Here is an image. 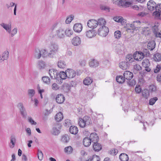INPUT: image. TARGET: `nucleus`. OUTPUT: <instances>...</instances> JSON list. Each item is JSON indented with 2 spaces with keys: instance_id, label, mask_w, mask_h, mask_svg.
<instances>
[{
  "instance_id": "obj_1",
  "label": "nucleus",
  "mask_w": 161,
  "mask_h": 161,
  "mask_svg": "<svg viewBox=\"0 0 161 161\" xmlns=\"http://www.w3.org/2000/svg\"><path fill=\"white\" fill-rule=\"evenodd\" d=\"M51 29L52 30H55V34L53 36V37H55L58 38L62 39L64 37V31L62 27V25L59 22H56L52 26Z\"/></svg>"
},
{
  "instance_id": "obj_2",
  "label": "nucleus",
  "mask_w": 161,
  "mask_h": 161,
  "mask_svg": "<svg viewBox=\"0 0 161 161\" xmlns=\"http://www.w3.org/2000/svg\"><path fill=\"white\" fill-rule=\"evenodd\" d=\"M0 25L8 33L11 37H13L17 33L18 29L17 28H14L11 31L12 26L11 23H9L8 24L2 23L0 24Z\"/></svg>"
},
{
  "instance_id": "obj_3",
  "label": "nucleus",
  "mask_w": 161,
  "mask_h": 161,
  "mask_svg": "<svg viewBox=\"0 0 161 161\" xmlns=\"http://www.w3.org/2000/svg\"><path fill=\"white\" fill-rule=\"evenodd\" d=\"M91 123V118L87 116L84 117L83 118H80L79 120V125L81 128H84Z\"/></svg>"
},
{
  "instance_id": "obj_4",
  "label": "nucleus",
  "mask_w": 161,
  "mask_h": 161,
  "mask_svg": "<svg viewBox=\"0 0 161 161\" xmlns=\"http://www.w3.org/2000/svg\"><path fill=\"white\" fill-rule=\"evenodd\" d=\"M50 50L49 53L50 57H52L53 55L55 54L58 52V44L54 42H51L50 46Z\"/></svg>"
},
{
  "instance_id": "obj_5",
  "label": "nucleus",
  "mask_w": 161,
  "mask_h": 161,
  "mask_svg": "<svg viewBox=\"0 0 161 161\" xmlns=\"http://www.w3.org/2000/svg\"><path fill=\"white\" fill-rule=\"evenodd\" d=\"M109 32L108 28L105 26L100 27L98 30V34L102 37H105Z\"/></svg>"
},
{
  "instance_id": "obj_6",
  "label": "nucleus",
  "mask_w": 161,
  "mask_h": 161,
  "mask_svg": "<svg viewBox=\"0 0 161 161\" xmlns=\"http://www.w3.org/2000/svg\"><path fill=\"white\" fill-rule=\"evenodd\" d=\"M61 128V125L60 124L58 123H55L51 130L52 134L54 136L58 135L60 132Z\"/></svg>"
},
{
  "instance_id": "obj_7",
  "label": "nucleus",
  "mask_w": 161,
  "mask_h": 161,
  "mask_svg": "<svg viewBox=\"0 0 161 161\" xmlns=\"http://www.w3.org/2000/svg\"><path fill=\"white\" fill-rule=\"evenodd\" d=\"M17 107L19 109L22 116L24 118H26L27 115V113L23 103H19L17 105Z\"/></svg>"
},
{
  "instance_id": "obj_8",
  "label": "nucleus",
  "mask_w": 161,
  "mask_h": 161,
  "mask_svg": "<svg viewBox=\"0 0 161 161\" xmlns=\"http://www.w3.org/2000/svg\"><path fill=\"white\" fill-rule=\"evenodd\" d=\"M66 72L67 75V78L69 79L74 78L76 74V72L74 69H67L66 70Z\"/></svg>"
},
{
  "instance_id": "obj_9",
  "label": "nucleus",
  "mask_w": 161,
  "mask_h": 161,
  "mask_svg": "<svg viewBox=\"0 0 161 161\" xmlns=\"http://www.w3.org/2000/svg\"><path fill=\"white\" fill-rule=\"evenodd\" d=\"M147 8L150 11H153L156 8V3L153 0H150L147 3Z\"/></svg>"
},
{
  "instance_id": "obj_10",
  "label": "nucleus",
  "mask_w": 161,
  "mask_h": 161,
  "mask_svg": "<svg viewBox=\"0 0 161 161\" xmlns=\"http://www.w3.org/2000/svg\"><path fill=\"white\" fill-rule=\"evenodd\" d=\"M87 25L89 28L92 29L96 28L98 26L97 21L95 19H90L87 22Z\"/></svg>"
},
{
  "instance_id": "obj_11",
  "label": "nucleus",
  "mask_w": 161,
  "mask_h": 161,
  "mask_svg": "<svg viewBox=\"0 0 161 161\" xmlns=\"http://www.w3.org/2000/svg\"><path fill=\"white\" fill-rule=\"evenodd\" d=\"M85 34L87 38H91L95 37L97 34V33L95 30L92 29L87 31Z\"/></svg>"
},
{
  "instance_id": "obj_12",
  "label": "nucleus",
  "mask_w": 161,
  "mask_h": 161,
  "mask_svg": "<svg viewBox=\"0 0 161 161\" xmlns=\"http://www.w3.org/2000/svg\"><path fill=\"white\" fill-rule=\"evenodd\" d=\"M9 52L6 50L0 55V63H2L4 60H7L8 58Z\"/></svg>"
},
{
  "instance_id": "obj_13",
  "label": "nucleus",
  "mask_w": 161,
  "mask_h": 161,
  "mask_svg": "<svg viewBox=\"0 0 161 161\" xmlns=\"http://www.w3.org/2000/svg\"><path fill=\"white\" fill-rule=\"evenodd\" d=\"M90 139L93 143L97 142L99 140V137L97 134L95 133H92L90 134Z\"/></svg>"
},
{
  "instance_id": "obj_14",
  "label": "nucleus",
  "mask_w": 161,
  "mask_h": 161,
  "mask_svg": "<svg viewBox=\"0 0 161 161\" xmlns=\"http://www.w3.org/2000/svg\"><path fill=\"white\" fill-rule=\"evenodd\" d=\"M65 100L64 96L62 94L57 95L56 98V102L58 104H61L64 103Z\"/></svg>"
},
{
  "instance_id": "obj_15",
  "label": "nucleus",
  "mask_w": 161,
  "mask_h": 161,
  "mask_svg": "<svg viewBox=\"0 0 161 161\" xmlns=\"http://www.w3.org/2000/svg\"><path fill=\"white\" fill-rule=\"evenodd\" d=\"M123 75L125 79L128 80H131L133 76L132 73L129 71H125L123 74Z\"/></svg>"
},
{
  "instance_id": "obj_16",
  "label": "nucleus",
  "mask_w": 161,
  "mask_h": 161,
  "mask_svg": "<svg viewBox=\"0 0 161 161\" xmlns=\"http://www.w3.org/2000/svg\"><path fill=\"white\" fill-rule=\"evenodd\" d=\"M144 56L142 52L139 51L136 53L134 55V59L138 61H140L142 59Z\"/></svg>"
},
{
  "instance_id": "obj_17",
  "label": "nucleus",
  "mask_w": 161,
  "mask_h": 161,
  "mask_svg": "<svg viewBox=\"0 0 161 161\" xmlns=\"http://www.w3.org/2000/svg\"><path fill=\"white\" fill-rule=\"evenodd\" d=\"M113 19L117 22L120 23L122 25H125L126 22V20L120 16L115 17Z\"/></svg>"
},
{
  "instance_id": "obj_18",
  "label": "nucleus",
  "mask_w": 161,
  "mask_h": 161,
  "mask_svg": "<svg viewBox=\"0 0 161 161\" xmlns=\"http://www.w3.org/2000/svg\"><path fill=\"white\" fill-rule=\"evenodd\" d=\"M71 42L74 45L77 46L80 44L81 40L79 37L76 36L73 38Z\"/></svg>"
},
{
  "instance_id": "obj_19",
  "label": "nucleus",
  "mask_w": 161,
  "mask_h": 161,
  "mask_svg": "<svg viewBox=\"0 0 161 161\" xmlns=\"http://www.w3.org/2000/svg\"><path fill=\"white\" fill-rule=\"evenodd\" d=\"M82 26L81 24L76 23L75 24L73 29L75 32H80L82 31Z\"/></svg>"
},
{
  "instance_id": "obj_20",
  "label": "nucleus",
  "mask_w": 161,
  "mask_h": 161,
  "mask_svg": "<svg viewBox=\"0 0 161 161\" xmlns=\"http://www.w3.org/2000/svg\"><path fill=\"white\" fill-rule=\"evenodd\" d=\"M41 50L38 48H36L34 50L33 55L36 59H39L41 57Z\"/></svg>"
},
{
  "instance_id": "obj_21",
  "label": "nucleus",
  "mask_w": 161,
  "mask_h": 161,
  "mask_svg": "<svg viewBox=\"0 0 161 161\" xmlns=\"http://www.w3.org/2000/svg\"><path fill=\"white\" fill-rule=\"evenodd\" d=\"M93 147L94 150L96 152H99L102 149V145L98 142L93 143Z\"/></svg>"
},
{
  "instance_id": "obj_22",
  "label": "nucleus",
  "mask_w": 161,
  "mask_h": 161,
  "mask_svg": "<svg viewBox=\"0 0 161 161\" xmlns=\"http://www.w3.org/2000/svg\"><path fill=\"white\" fill-rule=\"evenodd\" d=\"M45 66V63L44 61L42 60H40L37 62V67L39 69L41 70L44 69Z\"/></svg>"
},
{
  "instance_id": "obj_23",
  "label": "nucleus",
  "mask_w": 161,
  "mask_h": 161,
  "mask_svg": "<svg viewBox=\"0 0 161 161\" xmlns=\"http://www.w3.org/2000/svg\"><path fill=\"white\" fill-rule=\"evenodd\" d=\"M10 142L9 144V146L10 148H12L14 147L16 141L15 136H12L10 137Z\"/></svg>"
},
{
  "instance_id": "obj_24",
  "label": "nucleus",
  "mask_w": 161,
  "mask_h": 161,
  "mask_svg": "<svg viewBox=\"0 0 161 161\" xmlns=\"http://www.w3.org/2000/svg\"><path fill=\"white\" fill-rule=\"evenodd\" d=\"M58 72L56 71H54L53 69H50L49 71V74L52 79H55L58 78L57 77Z\"/></svg>"
},
{
  "instance_id": "obj_25",
  "label": "nucleus",
  "mask_w": 161,
  "mask_h": 161,
  "mask_svg": "<svg viewBox=\"0 0 161 161\" xmlns=\"http://www.w3.org/2000/svg\"><path fill=\"white\" fill-rule=\"evenodd\" d=\"M155 42L154 41H151L148 43L147 48L149 50H153L155 47Z\"/></svg>"
},
{
  "instance_id": "obj_26",
  "label": "nucleus",
  "mask_w": 161,
  "mask_h": 161,
  "mask_svg": "<svg viewBox=\"0 0 161 161\" xmlns=\"http://www.w3.org/2000/svg\"><path fill=\"white\" fill-rule=\"evenodd\" d=\"M129 66V64L125 62H122L119 64V67L123 70L126 69Z\"/></svg>"
},
{
  "instance_id": "obj_27",
  "label": "nucleus",
  "mask_w": 161,
  "mask_h": 161,
  "mask_svg": "<svg viewBox=\"0 0 161 161\" xmlns=\"http://www.w3.org/2000/svg\"><path fill=\"white\" fill-rule=\"evenodd\" d=\"M69 131L71 133L75 135L78 133V130L76 126H71L70 127Z\"/></svg>"
},
{
  "instance_id": "obj_28",
  "label": "nucleus",
  "mask_w": 161,
  "mask_h": 161,
  "mask_svg": "<svg viewBox=\"0 0 161 161\" xmlns=\"http://www.w3.org/2000/svg\"><path fill=\"white\" fill-rule=\"evenodd\" d=\"M119 158L121 161H128L129 159V157L126 154L122 153L120 155Z\"/></svg>"
},
{
  "instance_id": "obj_29",
  "label": "nucleus",
  "mask_w": 161,
  "mask_h": 161,
  "mask_svg": "<svg viewBox=\"0 0 161 161\" xmlns=\"http://www.w3.org/2000/svg\"><path fill=\"white\" fill-rule=\"evenodd\" d=\"M91 139H90V138L85 137L83 140V145L85 147H88L91 145Z\"/></svg>"
},
{
  "instance_id": "obj_30",
  "label": "nucleus",
  "mask_w": 161,
  "mask_h": 161,
  "mask_svg": "<svg viewBox=\"0 0 161 161\" xmlns=\"http://www.w3.org/2000/svg\"><path fill=\"white\" fill-rule=\"evenodd\" d=\"M89 65L91 67L96 68L98 66L99 63L97 60L94 59L89 62Z\"/></svg>"
},
{
  "instance_id": "obj_31",
  "label": "nucleus",
  "mask_w": 161,
  "mask_h": 161,
  "mask_svg": "<svg viewBox=\"0 0 161 161\" xmlns=\"http://www.w3.org/2000/svg\"><path fill=\"white\" fill-rule=\"evenodd\" d=\"M92 82V79L90 77H87L83 80V83L85 85H89Z\"/></svg>"
},
{
  "instance_id": "obj_32",
  "label": "nucleus",
  "mask_w": 161,
  "mask_h": 161,
  "mask_svg": "<svg viewBox=\"0 0 161 161\" xmlns=\"http://www.w3.org/2000/svg\"><path fill=\"white\" fill-rule=\"evenodd\" d=\"M134 58H133L131 54H128L126 57L125 60L126 62H125L129 64L130 63L134 61Z\"/></svg>"
},
{
  "instance_id": "obj_33",
  "label": "nucleus",
  "mask_w": 161,
  "mask_h": 161,
  "mask_svg": "<svg viewBox=\"0 0 161 161\" xmlns=\"http://www.w3.org/2000/svg\"><path fill=\"white\" fill-rule=\"evenodd\" d=\"M142 96L146 99H147L149 96V91L146 89H144L142 91Z\"/></svg>"
},
{
  "instance_id": "obj_34",
  "label": "nucleus",
  "mask_w": 161,
  "mask_h": 161,
  "mask_svg": "<svg viewBox=\"0 0 161 161\" xmlns=\"http://www.w3.org/2000/svg\"><path fill=\"white\" fill-rule=\"evenodd\" d=\"M63 118V116L61 112L57 113L55 117V119L57 122H59L62 120Z\"/></svg>"
},
{
  "instance_id": "obj_35",
  "label": "nucleus",
  "mask_w": 161,
  "mask_h": 161,
  "mask_svg": "<svg viewBox=\"0 0 161 161\" xmlns=\"http://www.w3.org/2000/svg\"><path fill=\"white\" fill-rule=\"evenodd\" d=\"M97 22H98V26L100 27L105 26L106 23L105 20L102 18L99 19L97 21Z\"/></svg>"
},
{
  "instance_id": "obj_36",
  "label": "nucleus",
  "mask_w": 161,
  "mask_h": 161,
  "mask_svg": "<svg viewBox=\"0 0 161 161\" xmlns=\"http://www.w3.org/2000/svg\"><path fill=\"white\" fill-rule=\"evenodd\" d=\"M59 76L60 78L62 80H64L67 77V75L66 72H60L59 74H57V77Z\"/></svg>"
},
{
  "instance_id": "obj_37",
  "label": "nucleus",
  "mask_w": 161,
  "mask_h": 161,
  "mask_svg": "<svg viewBox=\"0 0 161 161\" xmlns=\"http://www.w3.org/2000/svg\"><path fill=\"white\" fill-rule=\"evenodd\" d=\"M117 81L120 83H122L125 82V79L124 77L122 75H119L117 76L116 78Z\"/></svg>"
},
{
  "instance_id": "obj_38",
  "label": "nucleus",
  "mask_w": 161,
  "mask_h": 161,
  "mask_svg": "<svg viewBox=\"0 0 161 161\" xmlns=\"http://www.w3.org/2000/svg\"><path fill=\"white\" fill-rule=\"evenodd\" d=\"M116 47V50L117 52L118 53H120L124 49V47L123 45L122 44H119L117 45Z\"/></svg>"
},
{
  "instance_id": "obj_39",
  "label": "nucleus",
  "mask_w": 161,
  "mask_h": 161,
  "mask_svg": "<svg viewBox=\"0 0 161 161\" xmlns=\"http://www.w3.org/2000/svg\"><path fill=\"white\" fill-rule=\"evenodd\" d=\"M58 66L60 68L64 69L66 66L65 62L63 61L60 60L58 63Z\"/></svg>"
},
{
  "instance_id": "obj_40",
  "label": "nucleus",
  "mask_w": 161,
  "mask_h": 161,
  "mask_svg": "<svg viewBox=\"0 0 161 161\" xmlns=\"http://www.w3.org/2000/svg\"><path fill=\"white\" fill-rule=\"evenodd\" d=\"M154 59L155 61L159 62L161 60V54L157 53L154 55Z\"/></svg>"
},
{
  "instance_id": "obj_41",
  "label": "nucleus",
  "mask_w": 161,
  "mask_h": 161,
  "mask_svg": "<svg viewBox=\"0 0 161 161\" xmlns=\"http://www.w3.org/2000/svg\"><path fill=\"white\" fill-rule=\"evenodd\" d=\"M142 65L143 67H149L150 63L149 60L148 59H145L143 60L142 62Z\"/></svg>"
},
{
  "instance_id": "obj_42",
  "label": "nucleus",
  "mask_w": 161,
  "mask_h": 161,
  "mask_svg": "<svg viewBox=\"0 0 161 161\" xmlns=\"http://www.w3.org/2000/svg\"><path fill=\"white\" fill-rule=\"evenodd\" d=\"M41 56L43 58L47 57L48 56L50 57V56L49 55V53H48L47 50L45 49H42L41 50Z\"/></svg>"
},
{
  "instance_id": "obj_43",
  "label": "nucleus",
  "mask_w": 161,
  "mask_h": 161,
  "mask_svg": "<svg viewBox=\"0 0 161 161\" xmlns=\"http://www.w3.org/2000/svg\"><path fill=\"white\" fill-rule=\"evenodd\" d=\"M64 150L65 153L67 154H69L72 153L73 149L71 147L69 146L65 147Z\"/></svg>"
},
{
  "instance_id": "obj_44",
  "label": "nucleus",
  "mask_w": 161,
  "mask_h": 161,
  "mask_svg": "<svg viewBox=\"0 0 161 161\" xmlns=\"http://www.w3.org/2000/svg\"><path fill=\"white\" fill-rule=\"evenodd\" d=\"M27 93L29 96L32 98L35 95V92L34 90L31 89L28 90Z\"/></svg>"
},
{
  "instance_id": "obj_45",
  "label": "nucleus",
  "mask_w": 161,
  "mask_h": 161,
  "mask_svg": "<svg viewBox=\"0 0 161 161\" xmlns=\"http://www.w3.org/2000/svg\"><path fill=\"white\" fill-rule=\"evenodd\" d=\"M64 34L67 36L69 37L73 34V31L72 30L69 29H67L64 31Z\"/></svg>"
},
{
  "instance_id": "obj_46",
  "label": "nucleus",
  "mask_w": 161,
  "mask_h": 161,
  "mask_svg": "<svg viewBox=\"0 0 161 161\" xmlns=\"http://www.w3.org/2000/svg\"><path fill=\"white\" fill-rule=\"evenodd\" d=\"M63 88L66 92L70 91L71 88V86L68 83H65L63 85Z\"/></svg>"
},
{
  "instance_id": "obj_47",
  "label": "nucleus",
  "mask_w": 161,
  "mask_h": 161,
  "mask_svg": "<svg viewBox=\"0 0 161 161\" xmlns=\"http://www.w3.org/2000/svg\"><path fill=\"white\" fill-rule=\"evenodd\" d=\"M69 138L67 135H65L62 136L61 141L64 143H67L69 142Z\"/></svg>"
},
{
  "instance_id": "obj_48",
  "label": "nucleus",
  "mask_w": 161,
  "mask_h": 161,
  "mask_svg": "<svg viewBox=\"0 0 161 161\" xmlns=\"http://www.w3.org/2000/svg\"><path fill=\"white\" fill-rule=\"evenodd\" d=\"M158 98L156 97L151 98L149 100V104L150 105H153L156 102V101L158 100Z\"/></svg>"
},
{
  "instance_id": "obj_49",
  "label": "nucleus",
  "mask_w": 161,
  "mask_h": 161,
  "mask_svg": "<svg viewBox=\"0 0 161 161\" xmlns=\"http://www.w3.org/2000/svg\"><path fill=\"white\" fill-rule=\"evenodd\" d=\"M42 80L44 83L47 84H49L50 82V80L49 78L47 76L42 77Z\"/></svg>"
},
{
  "instance_id": "obj_50",
  "label": "nucleus",
  "mask_w": 161,
  "mask_h": 161,
  "mask_svg": "<svg viewBox=\"0 0 161 161\" xmlns=\"http://www.w3.org/2000/svg\"><path fill=\"white\" fill-rule=\"evenodd\" d=\"M74 16L73 15H70L65 20V22L66 24H69L72 20L74 19Z\"/></svg>"
},
{
  "instance_id": "obj_51",
  "label": "nucleus",
  "mask_w": 161,
  "mask_h": 161,
  "mask_svg": "<svg viewBox=\"0 0 161 161\" xmlns=\"http://www.w3.org/2000/svg\"><path fill=\"white\" fill-rule=\"evenodd\" d=\"M121 36V32L119 31H116L114 33V37L116 39H119Z\"/></svg>"
},
{
  "instance_id": "obj_52",
  "label": "nucleus",
  "mask_w": 161,
  "mask_h": 161,
  "mask_svg": "<svg viewBox=\"0 0 161 161\" xmlns=\"http://www.w3.org/2000/svg\"><path fill=\"white\" fill-rule=\"evenodd\" d=\"M100 160L99 157L96 155H93L92 158H90V161H100Z\"/></svg>"
},
{
  "instance_id": "obj_53",
  "label": "nucleus",
  "mask_w": 161,
  "mask_h": 161,
  "mask_svg": "<svg viewBox=\"0 0 161 161\" xmlns=\"http://www.w3.org/2000/svg\"><path fill=\"white\" fill-rule=\"evenodd\" d=\"M100 9L102 10H104L106 11H109V8L106 6L103 5H100Z\"/></svg>"
},
{
  "instance_id": "obj_54",
  "label": "nucleus",
  "mask_w": 161,
  "mask_h": 161,
  "mask_svg": "<svg viewBox=\"0 0 161 161\" xmlns=\"http://www.w3.org/2000/svg\"><path fill=\"white\" fill-rule=\"evenodd\" d=\"M28 122L31 125H36V122H35L32 118L31 117H28Z\"/></svg>"
},
{
  "instance_id": "obj_55",
  "label": "nucleus",
  "mask_w": 161,
  "mask_h": 161,
  "mask_svg": "<svg viewBox=\"0 0 161 161\" xmlns=\"http://www.w3.org/2000/svg\"><path fill=\"white\" fill-rule=\"evenodd\" d=\"M38 158L39 160H42L43 158V154L42 152L38 150L37 153Z\"/></svg>"
},
{
  "instance_id": "obj_56",
  "label": "nucleus",
  "mask_w": 161,
  "mask_h": 161,
  "mask_svg": "<svg viewBox=\"0 0 161 161\" xmlns=\"http://www.w3.org/2000/svg\"><path fill=\"white\" fill-rule=\"evenodd\" d=\"M153 31L154 35L156 34L159 31L158 28V26L156 25H155L152 28Z\"/></svg>"
},
{
  "instance_id": "obj_57",
  "label": "nucleus",
  "mask_w": 161,
  "mask_h": 161,
  "mask_svg": "<svg viewBox=\"0 0 161 161\" xmlns=\"http://www.w3.org/2000/svg\"><path fill=\"white\" fill-rule=\"evenodd\" d=\"M131 4V3L130 2H125L123 1L121 6L122 7H127L129 6Z\"/></svg>"
},
{
  "instance_id": "obj_58",
  "label": "nucleus",
  "mask_w": 161,
  "mask_h": 161,
  "mask_svg": "<svg viewBox=\"0 0 161 161\" xmlns=\"http://www.w3.org/2000/svg\"><path fill=\"white\" fill-rule=\"evenodd\" d=\"M153 14L155 16V18L158 19H160V11H156L153 13Z\"/></svg>"
},
{
  "instance_id": "obj_59",
  "label": "nucleus",
  "mask_w": 161,
  "mask_h": 161,
  "mask_svg": "<svg viewBox=\"0 0 161 161\" xmlns=\"http://www.w3.org/2000/svg\"><path fill=\"white\" fill-rule=\"evenodd\" d=\"M118 152V150L116 149H113L109 152L110 154L113 155H116Z\"/></svg>"
},
{
  "instance_id": "obj_60",
  "label": "nucleus",
  "mask_w": 161,
  "mask_h": 161,
  "mask_svg": "<svg viewBox=\"0 0 161 161\" xmlns=\"http://www.w3.org/2000/svg\"><path fill=\"white\" fill-rule=\"evenodd\" d=\"M114 3L117 5L119 6H121L123 1L122 0H114Z\"/></svg>"
},
{
  "instance_id": "obj_61",
  "label": "nucleus",
  "mask_w": 161,
  "mask_h": 161,
  "mask_svg": "<svg viewBox=\"0 0 161 161\" xmlns=\"http://www.w3.org/2000/svg\"><path fill=\"white\" fill-rule=\"evenodd\" d=\"M136 81L134 80L131 81H129L128 82V85L130 86H133L136 85Z\"/></svg>"
},
{
  "instance_id": "obj_62",
  "label": "nucleus",
  "mask_w": 161,
  "mask_h": 161,
  "mask_svg": "<svg viewBox=\"0 0 161 161\" xmlns=\"http://www.w3.org/2000/svg\"><path fill=\"white\" fill-rule=\"evenodd\" d=\"M52 88L54 90H57L59 88V86L56 83H53L52 86Z\"/></svg>"
},
{
  "instance_id": "obj_63",
  "label": "nucleus",
  "mask_w": 161,
  "mask_h": 161,
  "mask_svg": "<svg viewBox=\"0 0 161 161\" xmlns=\"http://www.w3.org/2000/svg\"><path fill=\"white\" fill-rule=\"evenodd\" d=\"M136 92L138 93H139L141 92L142 89L140 86H136L135 87Z\"/></svg>"
},
{
  "instance_id": "obj_64",
  "label": "nucleus",
  "mask_w": 161,
  "mask_h": 161,
  "mask_svg": "<svg viewBox=\"0 0 161 161\" xmlns=\"http://www.w3.org/2000/svg\"><path fill=\"white\" fill-rule=\"evenodd\" d=\"M149 90L152 92H154L156 90V88L154 85H151L149 86Z\"/></svg>"
}]
</instances>
